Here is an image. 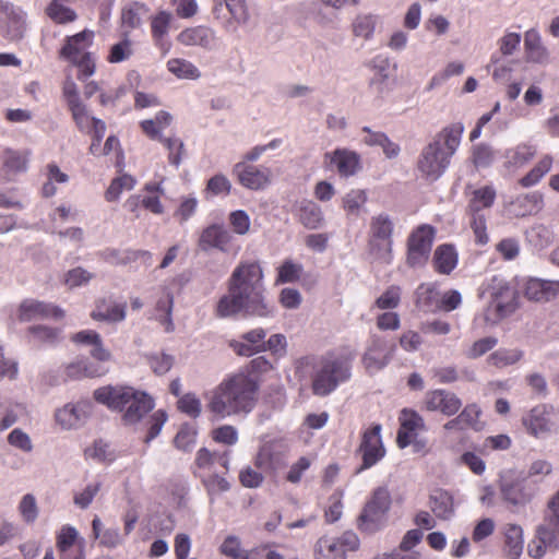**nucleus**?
Segmentation results:
<instances>
[{
    "label": "nucleus",
    "mask_w": 559,
    "mask_h": 559,
    "mask_svg": "<svg viewBox=\"0 0 559 559\" xmlns=\"http://www.w3.org/2000/svg\"><path fill=\"white\" fill-rule=\"evenodd\" d=\"M275 312L274 304L265 295L262 267L257 262H243L235 267L227 281V292L219 297L214 309L219 319L239 314L272 318Z\"/></svg>",
    "instance_id": "f257e3e1"
},
{
    "label": "nucleus",
    "mask_w": 559,
    "mask_h": 559,
    "mask_svg": "<svg viewBox=\"0 0 559 559\" xmlns=\"http://www.w3.org/2000/svg\"><path fill=\"white\" fill-rule=\"evenodd\" d=\"M259 383L249 372L226 376L204 394L206 411L216 419L245 418L255 407Z\"/></svg>",
    "instance_id": "f03ea898"
},
{
    "label": "nucleus",
    "mask_w": 559,
    "mask_h": 559,
    "mask_svg": "<svg viewBox=\"0 0 559 559\" xmlns=\"http://www.w3.org/2000/svg\"><path fill=\"white\" fill-rule=\"evenodd\" d=\"M463 132L464 124L462 122H454L443 128L421 150L417 160V169L424 179L436 181L445 173L451 157L461 144Z\"/></svg>",
    "instance_id": "7ed1b4c3"
},
{
    "label": "nucleus",
    "mask_w": 559,
    "mask_h": 559,
    "mask_svg": "<svg viewBox=\"0 0 559 559\" xmlns=\"http://www.w3.org/2000/svg\"><path fill=\"white\" fill-rule=\"evenodd\" d=\"M94 399L109 409L121 412L127 426L141 423L155 406L150 394L127 385L98 388L94 391Z\"/></svg>",
    "instance_id": "20e7f679"
},
{
    "label": "nucleus",
    "mask_w": 559,
    "mask_h": 559,
    "mask_svg": "<svg viewBox=\"0 0 559 559\" xmlns=\"http://www.w3.org/2000/svg\"><path fill=\"white\" fill-rule=\"evenodd\" d=\"M354 359L355 352L349 348L321 356L313 367L312 393L317 396L330 395L341 383L349 380Z\"/></svg>",
    "instance_id": "39448f33"
},
{
    "label": "nucleus",
    "mask_w": 559,
    "mask_h": 559,
    "mask_svg": "<svg viewBox=\"0 0 559 559\" xmlns=\"http://www.w3.org/2000/svg\"><path fill=\"white\" fill-rule=\"evenodd\" d=\"M559 536V488L549 497L544 513V523L536 528V540L528 546V555L540 559L546 548L552 545Z\"/></svg>",
    "instance_id": "423d86ee"
},
{
    "label": "nucleus",
    "mask_w": 559,
    "mask_h": 559,
    "mask_svg": "<svg viewBox=\"0 0 559 559\" xmlns=\"http://www.w3.org/2000/svg\"><path fill=\"white\" fill-rule=\"evenodd\" d=\"M396 344L392 338L379 334H371L366 343L361 356V364L369 374L383 370L393 359Z\"/></svg>",
    "instance_id": "0eeeda50"
},
{
    "label": "nucleus",
    "mask_w": 559,
    "mask_h": 559,
    "mask_svg": "<svg viewBox=\"0 0 559 559\" xmlns=\"http://www.w3.org/2000/svg\"><path fill=\"white\" fill-rule=\"evenodd\" d=\"M519 307L516 292L507 283H500L491 294V299L484 310L483 319L489 325H496L510 317Z\"/></svg>",
    "instance_id": "6e6552de"
},
{
    "label": "nucleus",
    "mask_w": 559,
    "mask_h": 559,
    "mask_svg": "<svg viewBox=\"0 0 559 559\" xmlns=\"http://www.w3.org/2000/svg\"><path fill=\"white\" fill-rule=\"evenodd\" d=\"M499 489L502 499L512 506H525L539 492V488L513 471H508L500 476Z\"/></svg>",
    "instance_id": "1a4fd4ad"
},
{
    "label": "nucleus",
    "mask_w": 559,
    "mask_h": 559,
    "mask_svg": "<svg viewBox=\"0 0 559 559\" xmlns=\"http://www.w3.org/2000/svg\"><path fill=\"white\" fill-rule=\"evenodd\" d=\"M212 13L227 33H237L250 21L246 0H213Z\"/></svg>",
    "instance_id": "9d476101"
},
{
    "label": "nucleus",
    "mask_w": 559,
    "mask_h": 559,
    "mask_svg": "<svg viewBox=\"0 0 559 559\" xmlns=\"http://www.w3.org/2000/svg\"><path fill=\"white\" fill-rule=\"evenodd\" d=\"M394 224L385 213L374 215L370 222V247L376 257L384 263L392 261V234Z\"/></svg>",
    "instance_id": "9b49d317"
},
{
    "label": "nucleus",
    "mask_w": 559,
    "mask_h": 559,
    "mask_svg": "<svg viewBox=\"0 0 559 559\" xmlns=\"http://www.w3.org/2000/svg\"><path fill=\"white\" fill-rule=\"evenodd\" d=\"M391 502L389 489L386 487H378L359 516L360 527L367 532L379 530L385 521Z\"/></svg>",
    "instance_id": "f8f14e48"
},
{
    "label": "nucleus",
    "mask_w": 559,
    "mask_h": 559,
    "mask_svg": "<svg viewBox=\"0 0 559 559\" xmlns=\"http://www.w3.org/2000/svg\"><path fill=\"white\" fill-rule=\"evenodd\" d=\"M359 547V538L353 532H345L340 537L323 536L314 547L316 559H346L347 552Z\"/></svg>",
    "instance_id": "ddd939ff"
},
{
    "label": "nucleus",
    "mask_w": 559,
    "mask_h": 559,
    "mask_svg": "<svg viewBox=\"0 0 559 559\" xmlns=\"http://www.w3.org/2000/svg\"><path fill=\"white\" fill-rule=\"evenodd\" d=\"M199 247L203 251L218 250L223 253L237 254L240 246L235 236L223 224H211L205 227L199 239Z\"/></svg>",
    "instance_id": "4468645a"
},
{
    "label": "nucleus",
    "mask_w": 559,
    "mask_h": 559,
    "mask_svg": "<svg viewBox=\"0 0 559 559\" xmlns=\"http://www.w3.org/2000/svg\"><path fill=\"white\" fill-rule=\"evenodd\" d=\"M436 230L431 225H420L407 241V263L415 267L426 263L429 258Z\"/></svg>",
    "instance_id": "2eb2a0df"
},
{
    "label": "nucleus",
    "mask_w": 559,
    "mask_h": 559,
    "mask_svg": "<svg viewBox=\"0 0 559 559\" xmlns=\"http://www.w3.org/2000/svg\"><path fill=\"white\" fill-rule=\"evenodd\" d=\"M358 452L362 459L359 472L372 467L384 457L385 449L381 439V425H373L362 433Z\"/></svg>",
    "instance_id": "dca6fc26"
},
{
    "label": "nucleus",
    "mask_w": 559,
    "mask_h": 559,
    "mask_svg": "<svg viewBox=\"0 0 559 559\" xmlns=\"http://www.w3.org/2000/svg\"><path fill=\"white\" fill-rule=\"evenodd\" d=\"M233 175L245 188L262 190L271 183L272 170L269 167H258L239 162L233 167Z\"/></svg>",
    "instance_id": "f3484780"
},
{
    "label": "nucleus",
    "mask_w": 559,
    "mask_h": 559,
    "mask_svg": "<svg viewBox=\"0 0 559 559\" xmlns=\"http://www.w3.org/2000/svg\"><path fill=\"white\" fill-rule=\"evenodd\" d=\"M63 316L64 311L61 308L34 298L22 300L17 308V319L21 322L48 318L60 319Z\"/></svg>",
    "instance_id": "a211bd4d"
},
{
    "label": "nucleus",
    "mask_w": 559,
    "mask_h": 559,
    "mask_svg": "<svg viewBox=\"0 0 559 559\" xmlns=\"http://www.w3.org/2000/svg\"><path fill=\"white\" fill-rule=\"evenodd\" d=\"M93 413V403L82 400L68 403L56 413L57 423L64 429H71L83 424Z\"/></svg>",
    "instance_id": "6ab92c4d"
},
{
    "label": "nucleus",
    "mask_w": 559,
    "mask_h": 559,
    "mask_svg": "<svg viewBox=\"0 0 559 559\" xmlns=\"http://www.w3.org/2000/svg\"><path fill=\"white\" fill-rule=\"evenodd\" d=\"M287 452L288 447L284 440L274 439L267 441L261 445L255 456V465L264 471H274L284 464Z\"/></svg>",
    "instance_id": "aec40b11"
},
{
    "label": "nucleus",
    "mask_w": 559,
    "mask_h": 559,
    "mask_svg": "<svg viewBox=\"0 0 559 559\" xmlns=\"http://www.w3.org/2000/svg\"><path fill=\"white\" fill-rule=\"evenodd\" d=\"M424 403L428 411L440 412L447 416L456 414L462 406L461 400L454 393L441 389L428 391Z\"/></svg>",
    "instance_id": "412c9836"
},
{
    "label": "nucleus",
    "mask_w": 559,
    "mask_h": 559,
    "mask_svg": "<svg viewBox=\"0 0 559 559\" xmlns=\"http://www.w3.org/2000/svg\"><path fill=\"white\" fill-rule=\"evenodd\" d=\"M399 419L401 427L396 442L401 449H405L413 442L418 431L425 430V421L417 412L407 408L401 412Z\"/></svg>",
    "instance_id": "4be33fe9"
},
{
    "label": "nucleus",
    "mask_w": 559,
    "mask_h": 559,
    "mask_svg": "<svg viewBox=\"0 0 559 559\" xmlns=\"http://www.w3.org/2000/svg\"><path fill=\"white\" fill-rule=\"evenodd\" d=\"M173 20V13L167 10H159L151 17L152 38L163 55H167L171 48L168 33Z\"/></svg>",
    "instance_id": "5701e85b"
},
{
    "label": "nucleus",
    "mask_w": 559,
    "mask_h": 559,
    "mask_svg": "<svg viewBox=\"0 0 559 559\" xmlns=\"http://www.w3.org/2000/svg\"><path fill=\"white\" fill-rule=\"evenodd\" d=\"M1 13L5 22L3 35L10 40L20 39L25 31L26 13L11 2H1Z\"/></svg>",
    "instance_id": "b1692460"
},
{
    "label": "nucleus",
    "mask_w": 559,
    "mask_h": 559,
    "mask_svg": "<svg viewBox=\"0 0 559 559\" xmlns=\"http://www.w3.org/2000/svg\"><path fill=\"white\" fill-rule=\"evenodd\" d=\"M324 159L337 170L342 177L354 176L360 168L359 155L347 148H336L325 153Z\"/></svg>",
    "instance_id": "393cba45"
},
{
    "label": "nucleus",
    "mask_w": 559,
    "mask_h": 559,
    "mask_svg": "<svg viewBox=\"0 0 559 559\" xmlns=\"http://www.w3.org/2000/svg\"><path fill=\"white\" fill-rule=\"evenodd\" d=\"M215 39V32L204 25L187 27L177 36L179 44L188 47H200L205 50L213 49Z\"/></svg>",
    "instance_id": "a878e982"
},
{
    "label": "nucleus",
    "mask_w": 559,
    "mask_h": 559,
    "mask_svg": "<svg viewBox=\"0 0 559 559\" xmlns=\"http://www.w3.org/2000/svg\"><path fill=\"white\" fill-rule=\"evenodd\" d=\"M530 435L542 438L552 431L554 424L549 418L546 405H537L522 419Z\"/></svg>",
    "instance_id": "bb28decb"
},
{
    "label": "nucleus",
    "mask_w": 559,
    "mask_h": 559,
    "mask_svg": "<svg viewBox=\"0 0 559 559\" xmlns=\"http://www.w3.org/2000/svg\"><path fill=\"white\" fill-rule=\"evenodd\" d=\"M0 162L1 174L8 180H12L16 175L27 170L28 153L7 147L0 153Z\"/></svg>",
    "instance_id": "cd10ccee"
},
{
    "label": "nucleus",
    "mask_w": 559,
    "mask_h": 559,
    "mask_svg": "<svg viewBox=\"0 0 559 559\" xmlns=\"http://www.w3.org/2000/svg\"><path fill=\"white\" fill-rule=\"evenodd\" d=\"M94 36L95 34L91 29H84L73 36H68L60 50V56L71 61L76 60L84 53H90L86 50L93 45Z\"/></svg>",
    "instance_id": "c85d7f7f"
},
{
    "label": "nucleus",
    "mask_w": 559,
    "mask_h": 559,
    "mask_svg": "<svg viewBox=\"0 0 559 559\" xmlns=\"http://www.w3.org/2000/svg\"><path fill=\"white\" fill-rule=\"evenodd\" d=\"M502 551L507 559H520L524 549V533L522 526L507 523L502 527Z\"/></svg>",
    "instance_id": "c756f323"
},
{
    "label": "nucleus",
    "mask_w": 559,
    "mask_h": 559,
    "mask_svg": "<svg viewBox=\"0 0 559 559\" xmlns=\"http://www.w3.org/2000/svg\"><path fill=\"white\" fill-rule=\"evenodd\" d=\"M480 408L476 404H469L453 419L444 424L445 430L463 431L466 429L480 430L481 423L479 421Z\"/></svg>",
    "instance_id": "7c9ffc66"
},
{
    "label": "nucleus",
    "mask_w": 559,
    "mask_h": 559,
    "mask_svg": "<svg viewBox=\"0 0 559 559\" xmlns=\"http://www.w3.org/2000/svg\"><path fill=\"white\" fill-rule=\"evenodd\" d=\"M430 509L441 520H450L455 513L454 497L444 489H435L429 498Z\"/></svg>",
    "instance_id": "2f4dec72"
},
{
    "label": "nucleus",
    "mask_w": 559,
    "mask_h": 559,
    "mask_svg": "<svg viewBox=\"0 0 559 559\" xmlns=\"http://www.w3.org/2000/svg\"><path fill=\"white\" fill-rule=\"evenodd\" d=\"M459 263V253L453 245L443 243L436 248L432 264L439 274L449 275Z\"/></svg>",
    "instance_id": "473e14b6"
},
{
    "label": "nucleus",
    "mask_w": 559,
    "mask_h": 559,
    "mask_svg": "<svg viewBox=\"0 0 559 559\" xmlns=\"http://www.w3.org/2000/svg\"><path fill=\"white\" fill-rule=\"evenodd\" d=\"M524 48L528 61L545 64L549 60V51L543 45L542 37L535 28L525 32Z\"/></svg>",
    "instance_id": "72a5a7b5"
},
{
    "label": "nucleus",
    "mask_w": 559,
    "mask_h": 559,
    "mask_svg": "<svg viewBox=\"0 0 559 559\" xmlns=\"http://www.w3.org/2000/svg\"><path fill=\"white\" fill-rule=\"evenodd\" d=\"M92 533L95 539H98L99 545L105 548H117L124 543V535L120 533L118 527L104 528L103 523L98 516L92 521Z\"/></svg>",
    "instance_id": "f704fd0d"
},
{
    "label": "nucleus",
    "mask_w": 559,
    "mask_h": 559,
    "mask_svg": "<svg viewBox=\"0 0 559 559\" xmlns=\"http://www.w3.org/2000/svg\"><path fill=\"white\" fill-rule=\"evenodd\" d=\"M554 463L545 457H535L526 466L523 475L531 484L539 488L548 478L554 475Z\"/></svg>",
    "instance_id": "c9c22d12"
},
{
    "label": "nucleus",
    "mask_w": 559,
    "mask_h": 559,
    "mask_svg": "<svg viewBox=\"0 0 559 559\" xmlns=\"http://www.w3.org/2000/svg\"><path fill=\"white\" fill-rule=\"evenodd\" d=\"M72 341L76 344L91 346V355L99 361L110 359V353L103 346L100 335L93 330H84L75 333L72 336Z\"/></svg>",
    "instance_id": "e433bc0d"
},
{
    "label": "nucleus",
    "mask_w": 559,
    "mask_h": 559,
    "mask_svg": "<svg viewBox=\"0 0 559 559\" xmlns=\"http://www.w3.org/2000/svg\"><path fill=\"white\" fill-rule=\"evenodd\" d=\"M76 0H51L46 8L47 16L57 24H69L78 19L72 9Z\"/></svg>",
    "instance_id": "4c0bfd02"
},
{
    "label": "nucleus",
    "mask_w": 559,
    "mask_h": 559,
    "mask_svg": "<svg viewBox=\"0 0 559 559\" xmlns=\"http://www.w3.org/2000/svg\"><path fill=\"white\" fill-rule=\"evenodd\" d=\"M536 154V148L530 144L522 143L515 147L508 148L504 152V164L503 167L508 170H513L523 167L527 164Z\"/></svg>",
    "instance_id": "58836bf2"
},
{
    "label": "nucleus",
    "mask_w": 559,
    "mask_h": 559,
    "mask_svg": "<svg viewBox=\"0 0 559 559\" xmlns=\"http://www.w3.org/2000/svg\"><path fill=\"white\" fill-rule=\"evenodd\" d=\"M174 307V295L168 288H163L155 306V318L164 326L166 332L174 331L171 318Z\"/></svg>",
    "instance_id": "ea45409f"
},
{
    "label": "nucleus",
    "mask_w": 559,
    "mask_h": 559,
    "mask_svg": "<svg viewBox=\"0 0 559 559\" xmlns=\"http://www.w3.org/2000/svg\"><path fill=\"white\" fill-rule=\"evenodd\" d=\"M28 342L38 346H50L61 341V330L48 325H32L27 329Z\"/></svg>",
    "instance_id": "a19ab883"
},
{
    "label": "nucleus",
    "mask_w": 559,
    "mask_h": 559,
    "mask_svg": "<svg viewBox=\"0 0 559 559\" xmlns=\"http://www.w3.org/2000/svg\"><path fill=\"white\" fill-rule=\"evenodd\" d=\"M173 116L165 110L158 111L153 119L141 121L142 131L152 140H162V132L170 126Z\"/></svg>",
    "instance_id": "79ce46f5"
},
{
    "label": "nucleus",
    "mask_w": 559,
    "mask_h": 559,
    "mask_svg": "<svg viewBox=\"0 0 559 559\" xmlns=\"http://www.w3.org/2000/svg\"><path fill=\"white\" fill-rule=\"evenodd\" d=\"M126 304H106L105 300H102L92 312V318L108 322H121L126 319Z\"/></svg>",
    "instance_id": "37998d69"
},
{
    "label": "nucleus",
    "mask_w": 559,
    "mask_h": 559,
    "mask_svg": "<svg viewBox=\"0 0 559 559\" xmlns=\"http://www.w3.org/2000/svg\"><path fill=\"white\" fill-rule=\"evenodd\" d=\"M298 217L300 223L309 228L317 229L323 223V213L321 207L312 201H302L298 206Z\"/></svg>",
    "instance_id": "c03bdc74"
},
{
    "label": "nucleus",
    "mask_w": 559,
    "mask_h": 559,
    "mask_svg": "<svg viewBox=\"0 0 559 559\" xmlns=\"http://www.w3.org/2000/svg\"><path fill=\"white\" fill-rule=\"evenodd\" d=\"M416 304L425 312L439 310L440 293L431 284H421L416 290Z\"/></svg>",
    "instance_id": "a18cd8bd"
},
{
    "label": "nucleus",
    "mask_w": 559,
    "mask_h": 559,
    "mask_svg": "<svg viewBox=\"0 0 559 559\" xmlns=\"http://www.w3.org/2000/svg\"><path fill=\"white\" fill-rule=\"evenodd\" d=\"M496 197V189L492 186H484L475 189L468 202L469 212L481 214L480 212L483 210L489 209L493 204Z\"/></svg>",
    "instance_id": "49530a36"
},
{
    "label": "nucleus",
    "mask_w": 559,
    "mask_h": 559,
    "mask_svg": "<svg viewBox=\"0 0 559 559\" xmlns=\"http://www.w3.org/2000/svg\"><path fill=\"white\" fill-rule=\"evenodd\" d=\"M518 216H526L537 214L543 210L544 197L540 192L534 191L521 197H518L513 202Z\"/></svg>",
    "instance_id": "de8ad7c7"
},
{
    "label": "nucleus",
    "mask_w": 559,
    "mask_h": 559,
    "mask_svg": "<svg viewBox=\"0 0 559 559\" xmlns=\"http://www.w3.org/2000/svg\"><path fill=\"white\" fill-rule=\"evenodd\" d=\"M148 7L140 1L129 3L121 12L122 26L129 29L140 27L142 25L143 17L148 13Z\"/></svg>",
    "instance_id": "09e8293b"
},
{
    "label": "nucleus",
    "mask_w": 559,
    "mask_h": 559,
    "mask_svg": "<svg viewBox=\"0 0 559 559\" xmlns=\"http://www.w3.org/2000/svg\"><path fill=\"white\" fill-rule=\"evenodd\" d=\"M554 164V158L551 155H544L539 162L524 176L520 179V185L524 188H531L536 186L545 175H547Z\"/></svg>",
    "instance_id": "8fccbe9b"
},
{
    "label": "nucleus",
    "mask_w": 559,
    "mask_h": 559,
    "mask_svg": "<svg viewBox=\"0 0 559 559\" xmlns=\"http://www.w3.org/2000/svg\"><path fill=\"white\" fill-rule=\"evenodd\" d=\"M167 70L180 80H198L200 70L189 60L173 58L167 61Z\"/></svg>",
    "instance_id": "3c124183"
},
{
    "label": "nucleus",
    "mask_w": 559,
    "mask_h": 559,
    "mask_svg": "<svg viewBox=\"0 0 559 559\" xmlns=\"http://www.w3.org/2000/svg\"><path fill=\"white\" fill-rule=\"evenodd\" d=\"M524 356V352L519 348H499L488 357V364L502 369L518 364Z\"/></svg>",
    "instance_id": "603ef678"
},
{
    "label": "nucleus",
    "mask_w": 559,
    "mask_h": 559,
    "mask_svg": "<svg viewBox=\"0 0 559 559\" xmlns=\"http://www.w3.org/2000/svg\"><path fill=\"white\" fill-rule=\"evenodd\" d=\"M527 241L537 249H544L554 241V231L544 224H535L525 233Z\"/></svg>",
    "instance_id": "864d4df0"
},
{
    "label": "nucleus",
    "mask_w": 559,
    "mask_h": 559,
    "mask_svg": "<svg viewBox=\"0 0 559 559\" xmlns=\"http://www.w3.org/2000/svg\"><path fill=\"white\" fill-rule=\"evenodd\" d=\"M80 543L85 542L80 537L79 531L70 524L62 525L57 532L56 547L59 552H66L69 547L76 546Z\"/></svg>",
    "instance_id": "5fc2aeb1"
},
{
    "label": "nucleus",
    "mask_w": 559,
    "mask_h": 559,
    "mask_svg": "<svg viewBox=\"0 0 559 559\" xmlns=\"http://www.w3.org/2000/svg\"><path fill=\"white\" fill-rule=\"evenodd\" d=\"M134 52L133 41L129 38V34L123 33L122 38L111 46L107 61L109 63H120L128 60Z\"/></svg>",
    "instance_id": "6e6d98bb"
},
{
    "label": "nucleus",
    "mask_w": 559,
    "mask_h": 559,
    "mask_svg": "<svg viewBox=\"0 0 559 559\" xmlns=\"http://www.w3.org/2000/svg\"><path fill=\"white\" fill-rule=\"evenodd\" d=\"M135 182V179L128 174L115 178L105 193L106 200L109 202L117 201L123 191L132 190Z\"/></svg>",
    "instance_id": "4d7b16f0"
},
{
    "label": "nucleus",
    "mask_w": 559,
    "mask_h": 559,
    "mask_svg": "<svg viewBox=\"0 0 559 559\" xmlns=\"http://www.w3.org/2000/svg\"><path fill=\"white\" fill-rule=\"evenodd\" d=\"M68 108L78 129L81 132L91 133L95 117L90 115L87 106L82 102Z\"/></svg>",
    "instance_id": "13d9d810"
},
{
    "label": "nucleus",
    "mask_w": 559,
    "mask_h": 559,
    "mask_svg": "<svg viewBox=\"0 0 559 559\" xmlns=\"http://www.w3.org/2000/svg\"><path fill=\"white\" fill-rule=\"evenodd\" d=\"M377 16L371 14L358 15L353 22V33L357 37L370 39L377 25Z\"/></svg>",
    "instance_id": "bf43d9fd"
},
{
    "label": "nucleus",
    "mask_w": 559,
    "mask_h": 559,
    "mask_svg": "<svg viewBox=\"0 0 559 559\" xmlns=\"http://www.w3.org/2000/svg\"><path fill=\"white\" fill-rule=\"evenodd\" d=\"M178 409L191 418H198L202 412L200 399L194 393L181 395L177 402Z\"/></svg>",
    "instance_id": "052dcab7"
},
{
    "label": "nucleus",
    "mask_w": 559,
    "mask_h": 559,
    "mask_svg": "<svg viewBox=\"0 0 559 559\" xmlns=\"http://www.w3.org/2000/svg\"><path fill=\"white\" fill-rule=\"evenodd\" d=\"M367 193L365 190H350L343 199L344 210L352 215H358L360 209L367 203Z\"/></svg>",
    "instance_id": "680f3d73"
},
{
    "label": "nucleus",
    "mask_w": 559,
    "mask_h": 559,
    "mask_svg": "<svg viewBox=\"0 0 559 559\" xmlns=\"http://www.w3.org/2000/svg\"><path fill=\"white\" fill-rule=\"evenodd\" d=\"M496 158V153L488 144H477L473 147L472 159L476 168L489 167Z\"/></svg>",
    "instance_id": "e2e57ef3"
},
{
    "label": "nucleus",
    "mask_w": 559,
    "mask_h": 559,
    "mask_svg": "<svg viewBox=\"0 0 559 559\" xmlns=\"http://www.w3.org/2000/svg\"><path fill=\"white\" fill-rule=\"evenodd\" d=\"M302 265L293 260H285L278 267L277 283H294L298 281L302 273Z\"/></svg>",
    "instance_id": "0e129e2a"
},
{
    "label": "nucleus",
    "mask_w": 559,
    "mask_h": 559,
    "mask_svg": "<svg viewBox=\"0 0 559 559\" xmlns=\"http://www.w3.org/2000/svg\"><path fill=\"white\" fill-rule=\"evenodd\" d=\"M17 509L21 518L27 524L34 523L38 518L36 498L32 493H26L22 497Z\"/></svg>",
    "instance_id": "69168bd1"
},
{
    "label": "nucleus",
    "mask_w": 559,
    "mask_h": 559,
    "mask_svg": "<svg viewBox=\"0 0 559 559\" xmlns=\"http://www.w3.org/2000/svg\"><path fill=\"white\" fill-rule=\"evenodd\" d=\"M229 225L234 234L243 236L250 230L251 221L248 213L243 210H236L228 215Z\"/></svg>",
    "instance_id": "338daca9"
},
{
    "label": "nucleus",
    "mask_w": 559,
    "mask_h": 559,
    "mask_svg": "<svg viewBox=\"0 0 559 559\" xmlns=\"http://www.w3.org/2000/svg\"><path fill=\"white\" fill-rule=\"evenodd\" d=\"M400 301L401 288L392 285L377 298L374 305L379 309L389 310L396 308L400 305Z\"/></svg>",
    "instance_id": "774afa93"
}]
</instances>
